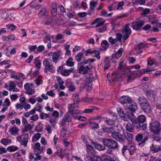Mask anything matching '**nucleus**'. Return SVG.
<instances>
[{
    "mask_svg": "<svg viewBox=\"0 0 161 161\" xmlns=\"http://www.w3.org/2000/svg\"><path fill=\"white\" fill-rule=\"evenodd\" d=\"M101 45L104 50H106L109 45V44L107 41L103 40L102 41L101 43Z\"/></svg>",
    "mask_w": 161,
    "mask_h": 161,
    "instance_id": "72a5a7b5",
    "label": "nucleus"
},
{
    "mask_svg": "<svg viewBox=\"0 0 161 161\" xmlns=\"http://www.w3.org/2000/svg\"><path fill=\"white\" fill-rule=\"evenodd\" d=\"M102 130L104 132H106L109 133H112L113 130V128L112 127H108L105 125H103L102 128Z\"/></svg>",
    "mask_w": 161,
    "mask_h": 161,
    "instance_id": "5701e85b",
    "label": "nucleus"
},
{
    "mask_svg": "<svg viewBox=\"0 0 161 161\" xmlns=\"http://www.w3.org/2000/svg\"><path fill=\"white\" fill-rule=\"evenodd\" d=\"M28 90L26 92V93L29 95H32L35 93V89H31L27 90Z\"/></svg>",
    "mask_w": 161,
    "mask_h": 161,
    "instance_id": "3c124183",
    "label": "nucleus"
},
{
    "mask_svg": "<svg viewBox=\"0 0 161 161\" xmlns=\"http://www.w3.org/2000/svg\"><path fill=\"white\" fill-rule=\"evenodd\" d=\"M85 87H88L87 90L89 91L92 90V79L91 78L87 77L86 78V80Z\"/></svg>",
    "mask_w": 161,
    "mask_h": 161,
    "instance_id": "dca6fc26",
    "label": "nucleus"
},
{
    "mask_svg": "<svg viewBox=\"0 0 161 161\" xmlns=\"http://www.w3.org/2000/svg\"><path fill=\"white\" fill-rule=\"evenodd\" d=\"M44 49L45 47L43 45H40L37 48V51L40 52H42L43 51V50H44Z\"/></svg>",
    "mask_w": 161,
    "mask_h": 161,
    "instance_id": "e2e57ef3",
    "label": "nucleus"
},
{
    "mask_svg": "<svg viewBox=\"0 0 161 161\" xmlns=\"http://www.w3.org/2000/svg\"><path fill=\"white\" fill-rule=\"evenodd\" d=\"M32 129V126L31 124H29L28 125H26L24 129L23 130V132H25L26 131H27L31 130Z\"/></svg>",
    "mask_w": 161,
    "mask_h": 161,
    "instance_id": "09e8293b",
    "label": "nucleus"
},
{
    "mask_svg": "<svg viewBox=\"0 0 161 161\" xmlns=\"http://www.w3.org/2000/svg\"><path fill=\"white\" fill-rule=\"evenodd\" d=\"M104 121L109 125H113L115 124V121L112 119L107 118H103Z\"/></svg>",
    "mask_w": 161,
    "mask_h": 161,
    "instance_id": "bb28decb",
    "label": "nucleus"
},
{
    "mask_svg": "<svg viewBox=\"0 0 161 161\" xmlns=\"http://www.w3.org/2000/svg\"><path fill=\"white\" fill-rule=\"evenodd\" d=\"M144 22L138 19L131 23V27L134 30H139L144 25Z\"/></svg>",
    "mask_w": 161,
    "mask_h": 161,
    "instance_id": "39448f33",
    "label": "nucleus"
},
{
    "mask_svg": "<svg viewBox=\"0 0 161 161\" xmlns=\"http://www.w3.org/2000/svg\"><path fill=\"white\" fill-rule=\"evenodd\" d=\"M125 136V141L126 139L129 142H131L133 138V136L131 133H124Z\"/></svg>",
    "mask_w": 161,
    "mask_h": 161,
    "instance_id": "aec40b11",
    "label": "nucleus"
},
{
    "mask_svg": "<svg viewBox=\"0 0 161 161\" xmlns=\"http://www.w3.org/2000/svg\"><path fill=\"white\" fill-rule=\"evenodd\" d=\"M127 106L128 109L132 112H134L138 109L137 104L134 102H130Z\"/></svg>",
    "mask_w": 161,
    "mask_h": 161,
    "instance_id": "1a4fd4ad",
    "label": "nucleus"
},
{
    "mask_svg": "<svg viewBox=\"0 0 161 161\" xmlns=\"http://www.w3.org/2000/svg\"><path fill=\"white\" fill-rule=\"evenodd\" d=\"M103 143L107 147L111 150H114L118 147L117 142L110 138H104L102 140Z\"/></svg>",
    "mask_w": 161,
    "mask_h": 161,
    "instance_id": "f257e3e1",
    "label": "nucleus"
},
{
    "mask_svg": "<svg viewBox=\"0 0 161 161\" xmlns=\"http://www.w3.org/2000/svg\"><path fill=\"white\" fill-rule=\"evenodd\" d=\"M9 41H12L15 40V36L14 34H12L8 36Z\"/></svg>",
    "mask_w": 161,
    "mask_h": 161,
    "instance_id": "5fc2aeb1",
    "label": "nucleus"
},
{
    "mask_svg": "<svg viewBox=\"0 0 161 161\" xmlns=\"http://www.w3.org/2000/svg\"><path fill=\"white\" fill-rule=\"evenodd\" d=\"M49 117V115L48 114H44L43 113H41L40 115V118L41 119H44V118H47Z\"/></svg>",
    "mask_w": 161,
    "mask_h": 161,
    "instance_id": "864d4df0",
    "label": "nucleus"
},
{
    "mask_svg": "<svg viewBox=\"0 0 161 161\" xmlns=\"http://www.w3.org/2000/svg\"><path fill=\"white\" fill-rule=\"evenodd\" d=\"M57 149V151L55 153V155H58V157H62L63 155L62 153V149L59 147H56Z\"/></svg>",
    "mask_w": 161,
    "mask_h": 161,
    "instance_id": "c756f323",
    "label": "nucleus"
},
{
    "mask_svg": "<svg viewBox=\"0 0 161 161\" xmlns=\"http://www.w3.org/2000/svg\"><path fill=\"white\" fill-rule=\"evenodd\" d=\"M72 104H69L68 105V113H69L70 114L71 116H73V115H75V114L76 113V112H75V109L72 106Z\"/></svg>",
    "mask_w": 161,
    "mask_h": 161,
    "instance_id": "a211bd4d",
    "label": "nucleus"
},
{
    "mask_svg": "<svg viewBox=\"0 0 161 161\" xmlns=\"http://www.w3.org/2000/svg\"><path fill=\"white\" fill-rule=\"evenodd\" d=\"M110 66V62L109 61H106L105 64V65L104 66V70H106L108 68H109Z\"/></svg>",
    "mask_w": 161,
    "mask_h": 161,
    "instance_id": "603ef678",
    "label": "nucleus"
},
{
    "mask_svg": "<svg viewBox=\"0 0 161 161\" xmlns=\"http://www.w3.org/2000/svg\"><path fill=\"white\" fill-rule=\"evenodd\" d=\"M92 67V66L89 64L88 65L86 66L85 67L84 71L83 73L84 74H86L88 73V70L90 69H91Z\"/></svg>",
    "mask_w": 161,
    "mask_h": 161,
    "instance_id": "49530a36",
    "label": "nucleus"
},
{
    "mask_svg": "<svg viewBox=\"0 0 161 161\" xmlns=\"http://www.w3.org/2000/svg\"><path fill=\"white\" fill-rule=\"evenodd\" d=\"M97 1H94L93 0L91 1L90 3V10L92 12L94 10L95 8L97 6Z\"/></svg>",
    "mask_w": 161,
    "mask_h": 161,
    "instance_id": "cd10ccee",
    "label": "nucleus"
},
{
    "mask_svg": "<svg viewBox=\"0 0 161 161\" xmlns=\"http://www.w3.org/2000/svg\"><path fill=\"white\" fill-rule=\"evenodd\" d=\"M146 43L142 42L140 43L139 44L137 45L136 47V51H137L139 50L145 48L146 47Z\"/></svg>",
    "mask_w": 161,
    "mask_h": 161,
    "instance_id": "2f4dec72",
    "label": "nucleus"
},
{
    "mask_svg": "<svg viewBox=\"0 0 161 161\" xmlns=\"http://www.w3.org/2000/svg\"><path fill=\"white\" fill-rule=\"evenodd\" d=\"M90 125L92 129H97L99 128L98 124L95 122H90Z\"/></svg>",
    "mask_w": 161,
    "mask_h": 161,
    "instance_id": "c9c22d12",
    "label": "nucleus"
},
{
    "mask_svg": "<svg viewBox=\"0 0 161 161\" xmlns=\"http://www.w3.org/2000/svg\"><path fill=\"white\" fill-rule=\"evenodd\" d=\"M9 131L11 132L12 135H16L19 132V129L16 127L13 126L9 128Z\"/></svg>",
    "mask_w": 161,
    "mask_h": 161,
    "instance_id": "f3484780",
    "label": "nucleus"
},
{
    "mask_svg": "<svg viewBox=\"0 0 161 161\" xmlns=\"http://www.w3.org/2000/svg\"><path fill=\"white\" fill-rule=\"evenodd\" d=\"M118 74L116 73H114L111 75V79L113 81H116L118 80Z\"/></svg>",
    "mask_w": 161,
    "mask_h": 161,
    "instance_id": "ea45409f",
    "label": "nucleus"
},
{
    "mask_svg": "<svg viewBox=\"0 0 161 161\" xmlns=\"http://www.w3.org/2000/svg\"><path fill=\"white\" fill-rule=\"evenodd\" d=\"M129 26L130 24H127L125 25L122 29V32L123 35V39L125 41L129 37L131 32Z\"/></svg>",
    "mask_w": 161,
    "mask_h": 161,
    "instance_id": "20e7f679",
    "label": "nucleus"
},
{
    "mask_svg": "<svg viewBox=\"0 0 161 161\" xmlns=\"http://www.w3.org/2000/svg\"><path fill=\"white\" fill-rule=\"evenodd\" d=\"M60 56V53L59 52H55L53 53V55L52 57L53 61V62L56 63L57 62V59Z\"/></svg>",
    "mask_w": 161,
    "mask_h": 161,
    "instance_id": "7c9ffc66",
    "label": "nucleus"
},
{
    "mask_svg": "<svg viewBox=\"0 0 161 161\" xmlns=\"http://www.w3.org/2000/svg\"><path fill=\"white\" fill-rule=\"evenodd\" d=\"M49 59H45L43 61V64L45 66V69L46 70H50L53 69L54 66L51 64L48 61Z\"/></svg>",
    "mask_w": 161,
    "mask_h": 161,
    "instance_id": "f8f14e48",
    "label": "nucleus"
},
{
    "mask_svg": "<svg viewBox=\"0 0 161 161\" xmlns=\"http://www.w3.org/2000/svg\"><path fill=\"white\" fill-rule=\"evenodd\" d=\"M132 100L130 98L127 96H123L121 97L119 99V102L121 104H127L131 102Z\"/></svg>",
    "mask_w": 161,
    "mask_h": 161,
    "instance_id": "4468645a",
    "label": "nucleus"
},
{
    "mask_svg": "<svg viewBox=\"0 0 161 161\" xmlns=\"http://www.w3.org/2000/svg\"><path fill=\"white\" fill-rule=\"evenodd\" d=\"M102 161H115L113 158L110 156H106L103 157Z\"/></svg>",
    "mask_w": 161,
    "mask_h": 161,
    "instance_id": "e433bc0d",
    "label": "nucleus"
},
{
    "mask_svg": "<svg viewBox=\"0 0 161 161\" xmlns=\"http://www.w3.org/2000/svg\"><path fill=\"white\" fill-rule=\"evenodd\" d=\"M87 15V13L86 12L79 13H78L77 15L80 17H85Z\"/></svg>",
    "mask_w": 161,
    "mask_h": 161,
    "instance_id": "0e129e2a",
    "label": "nucleus"
},
{
    "mask_svg": "<svg viewBox=\"0 0 161 161\" xmlns=\"http://www.w3.org/2000/svg\"><path fill=\"white\" fill-rule=\"evenodd\" d=\"M143 139L142 135L141 134H138L136 136V140L138 142H142Z\"/></svg>",
    "mask_w": 161,
    "mask_h": 161,
    "instance_id": "37998d69",
    "label": "nucleus"
},
{
    "mask_svg": "<svg viewBox=\"0 0 161 161\" xmlns=\"http://www.w3.org/2000/svg\"><path fill=\"white\" fill-rule=\"evenodd\" d=\"M1 142L4 145H6L8 142V139L6 138H3L1 140Z\"/></svg>",
    "mask_w": 161,
    "mask_h": 161,
    "instance_id": "4d7b16f0",
    "label": "nucleus"
},
{
    "mask_svg": "<svg viewBox=\"0 0 161 161\" xmlns=\"http://www.w3.org/2000/svg\"><path fill=\"white\" fill-rule=\"evenodd\" d=\"M106 28L107 26H104L102 27L101 28L97 30V31H98L100 33H102L104 31L106 30Z\"/></svg>",
    "mask_w": 161,
    "mask_h": 161,
    "instance_id": "69168bd1",
    "label": "nucleus"
},
{
    "mask_svg": "<svg viewBox=\"0 0 161 161\" xmlns=\"http://www.w3.org/2000/svg\"><path fill=\"white\" fill-rule=\"evenodd\" d=\"M46 13V9L45 8H42L40 12L39 15L41 17L44 16Z\"/></svg>",
    "mask_w": 161,
    "mask_h": 161,
    "instance_id": "de8ad7c7",
    "label": "nucleus"
},
{
    "mask_svg": "<svg viewBox=\"0 0 161 161\" xmlns=\"http://www.w3.org/2000/svg\"><path fill=\"white\" fill-rule=\"evenodd\" d=\"M140 106L141 108L145 113H149L151 111V107L148 102L143 104H142Z\"/></svg>",
    "mask_w": 161,
    "mask_h": 161,
    "instance_id": "9b49d317",
    "label": "nucleus"
},
{
    "mask_svg": "<svg viewBox=\"0 0 161 161\" xmlns=\"http://www.w3.org/2000/svg\"><path fill=\"white\" fill-rule=\"evenodd\" d=\"M92 144L95 148L99 151H103L106 149V146L104 145L100 144L96 142H93Z\"/></svg>",
    "mask_w": 161,
    "mask_h": 161,
    "instance_id": "2eb2a0df",
    "label": "nucleus"
},
{
    "mask_svg": "<svg viewBox=\"0 0 161 161\" xmlns=\"http://www.w3.org/2000/svg\"><path fill=\"white\" fill-rule=\"evenodd\" d=\"M7 17V13L6 12H2L0 13V19L6 20Z\"/></svg>",
    "mask_w": 161,
    "mask_h": 161,
    "instance_id": "f704fd0d",
    "label": "nucleus"
},
{
    "mask_svg": "<svg viewBox=\"0 0 161 161\" xmlns=\"http://www.w3.org/2000/svg\"><path fill=\"white\" fill-rule=\"evenodd\" d=\"M69 117V114L68 113H66L64 115V117L61 121H60V124L61 126H64L65 124V122L67 121Z\"/></svg>",
    "mask_w": 161,
    "mask_h": 161,
    "instance_id": "412c9836",
    "label": "nucleus"
},
{
    "mask_svg": "<svg viewBox=\"0 0 161 161\" xmlns=\"http://www.w3.org/2000/svg\"><path fill=\"white\" fill-rule=\"evenodd\" d=\"M150 129L151 132L154 133L159 132L160 131V124L157 121H152L150 124Z\"/></svg>",
    "mask_w": 161,
    "mask_h": 161,
    "instance_id": "f03ea898",
    "label": "nucleus"
},
{
    "mask_svg": "<svg viewBox=\"0 0 161 161\" xmlns=\"http://www.w3.org/2000/svg\"><path fill=\"white\" fill-rule=\"evenodd\" d=\"M126 130L130 132H132L134 130V126L132 125L130 122H128L126 125Z\"/></svg>",
    "mask_w": 161,
    "mask_h": 161,
    "instance_id": "6ab92c4d",
    "label": "nucleus"
},
{
    "mask_svg": "<svg viewBox=\"0 0 161 161\" xmlns=\"http://www.w3.org/2000/svg\"><path fill=\"white\" fill-rule=\"evenodd\" d=\"M86 147L87 152L89 154L88 155H92L93 150L92 146L90 145L86 144Z\"/></svg>",
    "mask_w": 161,
    "mask_h": 161,
    "instance_id": "4be33fe9",
    "label": "nucleus"
},
{
    "mask_svg": "<svg viewBox=\"0 0 161 161\" xmlns=\"http://www.w3.org/2000/svg\"><path fill=\"white\" fill-rule=\"evenodd\" d=\"M136 119L141 124L143 123L146 121V118L143 115H139L137 118H136Z\"/></svg>",
    "mask_w": 161,
    "mask_h": 161,
    "instance_id": "b1692460",
    "label": "nucleus"
},
{
    "mask_svg": "<svg viewBox=\"0 0 161 161\" xmlns=\"http://www.w3.org/2000/svg\"><path fill=\"white\" fill-rule=\"evenodd\" d=\"M150 160L151 161H161V159L158 157H153Z\"/></svg>",
    "mask_w": 161,
    "mask_h": 161,
    "instance_id": "774afa93",
    "label": "nucleus"
},
{
    "mask_svg": "<svg viewBox=\"0 0 161 161\" xmlns=\"http://www.w3.org/2000/svg\"><path fill=\"white\" fill-rule=\"evenodd\" d=\"M9 85L11 88V91L13 90V91H16V89H17L16 88L15 84L14 82H10L9 83Z\"/></svg>",
    "mask_w": 161,
    "mask_h": 161,
    "instance_id": "79ce46f5",
    "label": "nucleus"
},
{
    "mask_svg": "<svg viewBox=\"0 0 161 161\" xmlns=\"http://www.w3.org/2000/svg\"><path fill=\"white\" fill-rule=\"evenodd\" d=\"M128 150L130 154L132 155L135 154L136 148L135 146L130 145L129 146H128Z\"/></svg>",
    "mask_w": 161,
    "mask_h": 161,
    "instance_id": "a878e982",
    "label": "nucleus"
},
{
    "mask_svg": "<svg viewBox=\"0 0 161 161\" xmlns=\"http://www.w3.org/2000/svg\"><path fill=\"white\" fill-rule=\"evenodd\" d=\"M124 4V2L123 1L119 2L118 4L116 5H118L117 9L118 10H121L122 9V6Z\"/></svg>",
    "mask_w": 161,
    "mask_h": 161,
    "instance_id": "680f3d73",
    "label": "nucleus"
},
{
    "mask_svg": "<svg viewBox=\"0 0 161 161\" xmlns=\"http://www.w3.org/2000/svg\"><path fill=\"white\" fill-rule=\"evenodd\" d=\"M149 136H146L144 139L139 144V146H143L145 145V144L146 142L148 140Z\"/></svg>",
    "mask_w": 161,
    "mask_h": 161,
    "instance_id": "c03bdc74",
    "label": "nucleus"
},
{
    "mask_svg": "<svg viewBox=\"0 0 161 161\" xmlns=\"http://www.w3.org/2000/svg\"><path fill=\"white\" fill-rule=\"evenodd\" d=\"M128 116L129 119L130 120L131 123L136 119L134 115L131 113H128Z\"/></svg>",
    "mask_w": 161,
    "mask_h": 161,
    "instance_id": "58836bf2",
    "label": "nucleus"
},
{
    "mask_svg": "<svg viewBox=\"0 0 161 161\" xmlns=\"http://www.w3.org/2000/svg\"><path fill=\"white\" fill-rule=\"evenodd\" d=\"M73 60V58L71 57H70L66 61V65L69 66H73L74 65V63L72 62Z\"/></svg>",
    "mask_w": 161,
    "mask_h": 161,
    "instance_id": "473e14b6",
    "label": "nucleus"
},
{
    "mask_svg": "<svg viewBox=\"0 0 161 161\" xmlns=\"http://www.w3.org/2000/svg\"><path fill=\"white\" fill-rule=\"evenodd\" d=\"M28 137L29 135L28 134H24L17 137V140L21 144L26 147L28 141Z\"/></svg>",
    "mask_w": 161,
    "mask_h": 161,
    "instance_id": "7ed1b4c3",
    "label": "nucleus"
},
{
    "mask_svg": "<svg viewBox=\"0 0 161 161\" xmlns=\"http://www.w3.org/2000/svg\"><path fill=\"white\" fill-rule=\"evenodd\" d=\"M4 104L5 105L7 106H9L10 105V100L8 98H7L5 99L4 102Z\"/></svg>",
    "mask_w": 161,
    "mask_h": 161,
    "instance_id": "338daca9",
    "label": "nucleus"
},
{
    "mask_svg": "<svg viewBox=\"0 0 161 161\" xmlns=\"http://www.w3.org/2000/svg\"><path fill=\"white\" fill-rule=\"evenodd\" d=\"M150 149L153 153L161 151V145H156L153 144L150 147Z\"/></svg>",
    "mask_w": 161,
    "mask_h": 161,
    "instance_id": "ddd939ff",
    "label": "nucleus"
},
{
    "mask_svg": "<svg viewBox=\"0 0 161 161\" xmlns=\"http://www.w3.org/2000/svg\"><path fill=\"white\" fill-rule=\"evenodd\" d=\"M93 53L95 54V56L98 59H99L100 58V56L99 55L100 52L97 50H95L93 51Z\"/></svg>",
    "mask_w": 161,
    "mask_h": 161,
    "instance_id": "a18cd8bd",
    "label": "nucleus"
},
{
    "mask_svg": "<svg viewBox=\"0 0 161 161\" xmlns=\"http://www.w3.org/2000/svg\"><path fill=\"white\" fill-rule=\"evenodd\" d=\"M85 161H102L100 157L92 155L86 156L85 158Z\"/></svg>",
    "mask_w": 161,
    "mask_h": 161,
    "instance_id": "6e6552de",
    "label": "nucleus"
},
{
    "mask_svg": "<svg viewBox=\"0 0 161 161\" xmlns=\"http://www.w3.org/2000/svg\"><path fill=\"white\" fill-rule=\"evenodd\" d=\"M132 123L134 127L137 129L140 130L142 129L143 130H145L147 128V125L146 124L144 123L142 125L141 123L136 119L132 122Z\"/></svg>",
    "mask_w": 161,
    "mask_h": 161,
    "instance_id": "0eeeda50",
    "label": "nucleus"
},
{
    "mask_svg": "<svg viewBox=\"0 0 161 161\" xmlns=\"http://www.w3.org/2000/svg\"><path fill=\"white\" fill-rule=\"evenodd\" d=\"M83 54L82 53H80L75 56V60L78 62L80 61L83 56Z\"/></svg>",
    "mask_w": 161,
    "mask_h": 161,
    "instance_id": "4c0bfd02",
    "label": "nucleus"
},
{
    "mask_svg": "<svg viewBox=\"0 0 161 161\" xmlns=\"http://www.w3.org/2000/svg\"><path fill=\"white\" fill-rule=\"evenodd\" d=\"M73 70V68H71L69 69H65L64 71L61 72V74L64 76H68Z\"/></svg>",
    "mask_w": 161,
    "mask_h": 161,
    "instance_id": "c85d7f7f",
    "label": "nucleus"
},
{
    "mask_svg": "<svg viewBox=\"0 0 161 161\" xmlns=\"http://www.w3.org/2000/svg\"><path fill=\"white\" fill-rule=\"evenodd\" d=\"M34 63L36 65H40L41 64V62L39 60V58H36L34 60Z\"/></svg>",
    "mask_w": 161,
    "mask_h": 161,
    "instance_id": "8fccbe9b",
    "label": "nucleus"
},
{
    "mask_svg": "<svg viewBox=\"0 0 161 161\" xmlns=\"http://www.w3.org/2000/svg\"><path fill=\"white\" fill-rule=\"evenodd\" d=\"M123 51L124 49L123 48H120L117 52L115 53L114 54H112L111 60H112L114 59H118L121 56Z\"/></svg>",
    "mask_w": 161,
    "mask_h": 161,
    "instance_id": "9d476101",
    "label": "nucleus"
},
{
    "mask_svg": "<svg viewBox=\"0 0 161 161\" xmlns=\"http://www.w3.org/2000/svg\"><path fill=\"white\" fill-rule=\"evenodd\" d=\"M138 102L141 106L142 104H143L148 101L144 96H142L140 97L138 99Z\"/></svg>",
    "mask_w": 161,
    "mask_h": 161,
    "instance_id": "393cba45",
    "label": "nucleus"
},
{
    "mask_svg": "<svg viewBox=\"0 0 161 161\" xmlns=\"http://www.w3.org/2000/svg\"><path fill=\"white\" fill-rule=\"evenodd\" d=\"M111 136L114 139L120 143L125 141V136H124V133L121 134L118 132H114L112 133Z\"/></svg>",
    "mask_w": 161,
    "mask_h": 161,
    "instance_id": "423d86ee",
    "label": "nucleus"
},
{
    "mask_svg": "<svg viewBox=\"0 0 161 161\" xmlns=\"http://www.w3.org/2000/svg\"><path fill=\"white\" fill-rule=\"evenodd\" d=\"M18 147L14 146L8 147L7 148V150L10 152H13L17 150Z\"/></svg>",
    "mask_w": 161,
    "mask_h": 161,
    "instance_id": "a19ab883",
    "label": "nucleus"
},
{
    "mask_svg": "<svg viewBox=\"0 0 161 161\" xmlns=\"http://www.w3.org/2000/svg\"><path fill=\"white\" fill-rule=\"evenodd\" d=\"M128 150V146H124L122 149V153L124 156H125V153Z\"/></svg>",
    "mask_w": 161,
    "mask_h": 161,
    "instance_id": "052dcab7",
    "label": "nucleus"
},
{
    "mask_svg": "<svg viewBox=\"0 0 161 161\" xmlns=\"http://www.w3.org/2000/svg\"><path fill=\"white\" fill-rule=\"evenodd\" d=\"M63 23V19L60 17H59L58 19L56 20V24L58 25H60Z\"/></svg>",
    "mask_w": 161,
    "mask_h": 161,
    "instance_id": "13d9d810",
    "label": "nucleus"
},
{
    "mask_svg": "<svg viewBox=\"0 0 161 161\" xmlns=\"http://www.w3.org/2000/svg\"><path fill=\"white\" fill-rule=\"evenodd\" d=\"M121 118L123 120L125 121H128L129 120V118L128 116V113L127 114H125V115L123 116H121Z\"/></svg>",
    "mask_w": 161,
    "mask_h": 161,
    "instance_id": "6e6d98bb",
    "label": "nucleus"
},
{
    "mask_svg": "<svg viewBox=\"0 0 161 161\" xmlns=\"http://www.w3.org/2000/svg\"><path fill=\"white\" fill-rule=\"evenodd\" d=\"M38 119V116L37 114H34L31 116L30 119L31 120L36 121Z\"/></svg>",
    "mask_w": 161,
    "mask_h": 161,
    "instance_id": "bf43d9fd",
    "label": "nucleus"
}]
</instances>
